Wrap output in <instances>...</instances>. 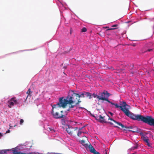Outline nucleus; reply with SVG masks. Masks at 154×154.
<instances>
[{"label": "nucleus", "instance_id": "16", "mask_svg": "<svg viewBox=\"0 0 154 154\" xmlns=\"http://www.w3.org/2000/svg\"><path fill=\"white\" fill-rule=\"evenodd\" d=\"M92 96H93L94 98H97L98 99V100H99V95H97L96 94L94 93L92 95Z\"/></svg>", "mask_w": 154, "mask_h": 154}, {"label": "nucleus", "instance_id": "19", "mask_svg": "<svg viewBox=\"0 0 154 154\" xmlns=\"http://www.w3.org/2000/svg\"><path fill=\"white\" fill-rule=\"evenodd\" d=\"M87 31V29L85 27H84L81 29V32H85Z\"/></svg>", "mask_w": 154, "mask_h": 154}, {"label": "nucleus", "instance_id": "36", "mask_svg": "<svg viewBox=\"0 0 154 154\" xmlns=\"http://www.w3.org/2000/svg\"><path fill=\"white\" fill-rule=\"evenodd\" d=\"M9 126L10 127V128H11V127H12V126L11 125V124H10Z\"/></svg>", "mask_w": 154, "mask_h": 154}, {"label": "nucleus", "instance_id": "32", "mask_svg": "<svg viewBox=\"0 0 154 154\" xmlns=\"http://www.w3.org/2000/svg\"><path fill=\"white\" fill-rule=\"evenodd\" d=\"M130 68L131 69H132L134 67V66L133 65H131L130 66Z\"/></svg>", "mask_w": 154, "mask_h": 154}, {"label": "nucleus", "instance_id": "26", "mask_svg": "<svg viewBox=\"0 0 154 154\" xmlns=\"http://www.w3.org/2000/svg\"><path fill=\"white\" fill-rule=\"evenodd\" d=\"M118 26V25L117 24H115V25H112V27H117V26Z\"/></svg>", "mask_w": 154, "mask_h": 154}, {"label": "nucleus", "instance_id": "11", "mask_svg": "<svg viewBox=\"0 0 154 154\" xmlns=\"http://www.w3.org/2000/svg\"><path fill=\"white\" fill-rule=\"evenodd\" d=\"M89 148L90 152L92 153H94L96 151L93 146L91 145L89 146Z\"/></svg>", "mask_w": 154, "mask_h": 154}, {"label": "nucleus", "instance_id": "29", "mask_svg": "<svg viewBox=\"0 0 154 154\" xmlns=\"http://www.w3.org/2000/svg\"><path fill=\"white\" fill-rule=\"evenodd\" d=\"M92 116L93 117H94L95 119H96V116H98V115H97L96 114L95 115H93Z\"/></svg>", "mask_w": 154, "mask_h": 154}, {"label": "nucleus", "instance_id": "34", "mask_svg": "<svg viewBox=\"0 0 154 154\" xmlns=\"http://www.w3.org/2000/svg\"><path fill=\"white\" fill-rule=\"evenodd\" d=\"M109 113L112 116V115H113V113H112L111 112H109Z\"/></svg>", "mask_w": 154, "mask_h": 154}, {"label": "nucleus", "instance_id": "38", "mask_svg": "<svg viewBox=\"0 0 154 154\" xmlns=\"http://www.w3.org/2000/svg\"><path fill=\"white\" fill-rule=\"evenodd\" d=\"M49 128V129H50V130L51 131H52V129H51V128ZM52 130L54 131L53 129H52Z\"/></svg>", "mask_w": 154, "mask_h": 154}, {"label": "nucleus", "instance_id": "13", "mask_svg": "<svg viewBox=\"0 0 154 154\" xmlns=\"http://www.w3.org/2000/svg\"><path fill=\"white\" fill-rule=\"evenodd\" d=\"M8 103L9 104L8 106L10 108H11L12 106H13L14 105H15L14 103L11 100V99L9 101H8Z\"/></svg>", "mask_w": 154, "mask_h": 154}, {"label": "nucleus", "instance_id": "4", "mask_svg": "<svg viewBox=\"0 0 154 154\" xmlns=\"http://www.w3.org/2000/svg\"><path fill=\"white\" fill-rule=\"evenodd\" d=\"M140 121L150 125L154 126V119L152 118L151 116H147L145 117L142 115L140 120Z\"/></svg>", "mask_w": 154, "mask_h": 154}, {"label": "nucleus", "instance_id": "28", "mask_svg": "<svg viewBox=\"0 0 154 154\" xmlns=\"http://www.w3.org/2000/svg\"><path fill=\"white\" fill-rule=\"evenodd\" d=\"M92 116L93 117H94L95 119H96V116H98V115H97L96 114L95 115H93Z\"/></svg>", "mask_w": 154, "mask_h": 154}, {"label": "nucleus", "instance_id": "17", "mask_svg": "<svg viewBox=\"0 0 154 154\" xmlns=\"http://www.w3.org/2000/svg\"><path fill=\"white\" fill-rule=\"evenodd\" d=\"M6 152V151L5 150H0V154H5Z\"/></svg>", "mask_w": 154, "mask_h": 154}, {"label": "nucleus", "instance_id": "24", "mask_svg": "<svg viewBox=\"0 0 154 154\" xmlns=\"http://www.w3.org/2000/svg\"><path fill=\"white\" fill-rule=\"evenodd\" d=\"M133 127L132 126H129V127H127V126H125V128L126 129H133Z\"/></svg>", "mask_w": 154, "mask_h": 154}, {"label": "nucleus", "instance_id": "18", "mask_svg": "<svg viewBox=\"0 0 154 154\" xmlns=\"http://www.w3.org/2000/svg\"><path fill=\"white\" fill-rule=\"evenodd\" d=\"M84 95H85V94L83 93H82L80 95H79V94L78 98L80 99V97H84Z\"/></svg>", "mask_w": 154, "mask_h": 154}, {"label": "nucleus", "instance_id": "31", "mask_svg": "<svg viewBox=\"0 0 154 154\" xmlns=\"http://www.w3.org/2000/svg\"><path fill=\"white\" fill-rule=\"evenodd\" d=\"M152 49H149L147 51L150 52V51H152Z\"/></svg>", "mask_w": 154, "mask_h": 154}, {"label": "nucleus", "instance_id": "41", "mask_svg": "<svg viewBox=\"0 0 154 154\" xmlns=\"http://www.w3.org/2000/svg\"><path fill=\"white\" fill-rule=\"evenodd\" d=\"M108 27H107V26H106V27H104V28H108Z\"/></svg>", "mask_w": 154, "mask_h": 154}, {"label": "nucleus", "instance_id": "14", "mask_svg": "<svg viewBox=\"0 0 154 154\" xmlns=\"http://www.w3.org/2000/svg\"><path fill=\"white\" fill-rule=\"evenodd\" d=\"M130 131L134 133V132H138V130L137 128L136 127H134L133 128L132 130H129Z\"/></svg>", "mask_w": 154, "mask_h": 154}, {"label": "nucleus", "instance_id": "30", "mask_svg": "<svg viewBox=\"0 0 154 154\" xmlns=\"http://www.w3.org/2000/svg\"><path fill=\"white\" fill-rule=\"evenodd\" d=\"M94 154H100V153L99 152H98L96 151L94 153Z\"/></svg>", "mask_w": 154, "mask_h": 154}, {"label": "nucleus", "instance_id": "45", "mask_svg": "<svg viewBox=\"0 0 154 154\" xmlns=\"http://www.w3.org/2000/svg\"><path fill=\"white\" fill-rule=\"evenodd\" d=\"M132 154H135L134 153H133Z\"/></svg>", "mask_w": 154, "mask_h": 154}, {"label": "nucleus", "instance_id": "1", "mask_svg": "<svg viewBox=\"0 0 154 154\" xmlns=\"http://www.w3.org/2000/svg\"><path fill=\"white\" fill-rule=\"evenodd\" d=\"M110 94L106 91H104L101 93L99 96V100H106L112 105H114L117 108H119L127 116L134 120L140 121V120L142 115H135L132 113L129 110L131 107L127 104L125 102H123L120 104V106L117 103L115 104L110 102L108 99V98L110 96Z\"/></svg>", "mask_w": 154, "mask_h": 154}, {"label": "nucleus", "instance_id": "23", "mask_svg": "<svg viewBox=\"0 0 154 154\" xmlns=\"http://www.w3.org/2000/svg\"><path fill=\"white\" fill-rule=\"evenodd\" d=\"M24 121L23 119H21L20 121V124L21 125H22L23 123V122Z\"/></svg>", "mask_w": 154, "mask_h": 154}, {"label": "nucleus", "instance_id": "12", "mask_svg": "<svg viewBox=\"0 0 154 154\" xmlns=\"http://www.w3.org/2000/svg\"><path fill=\"white\" fill-rule=\"evenodd\" d=\"M11 99V100L14 103L15 105H17L19 104L18 100L16 99V98L15 97H12Z\"/></svg>", "mask_w": 154, "mask_h": 154}, {"label": "nucleus", "instance_id": "43", "mask_svg": "<svg viewBox=\"0 0 154 154\" xmlns=\"http://www.w3.org/2000/svg\"><path fill=\"white\" fill-rule=\"evenodd\" d=\"M16 126V125H14V127H15Z\"/></svg>", "mask_w": 154, "mask_h": 154}, {"label": "nucleus", "instance_id": "44", "mask_svg": "<svg viewBox=\"0 0 154 154\" xmlns=\"http://www.w3.org/2000/svg\"><path fill=\"white\" fill-rule=\"evenodd\" d=\"M153 29H154V26H153Z\"/></svg>", "mask_w": 154, "mask_h": 154}, {"label": "nucleus", "instance_id": "6", "mask_svg": "<svg viewBox=\"0 0 154 154\" xmlns=\"http://www.w3.org/2000/svg\"><path fill=\"white\" fill-rule=\"evenodd\" d=\"M106 116H108L106 115V116H102L101 115L98 114V116H96V120L101 123H107V122L106 121V119L107 118L108 119L109 118L107 117Z\"/></svg>", "mask_w": 154, "mask_h": 154}, {"label": "nucleus", "instance_id": "5", "mask_svg": "<svg viewBox=\"0 0 154 154\" xmlns=\"http://www.w3.org/2000/svg\"><path fill=\"white\" fill-rule=\"evenodd\" d=\"M66 131L69 135H72L75 134L78 128H73L72 126L67 124L65 125Z\"/></svg>", "mask_w": 154, "mask_h": 154}, {"label": "nucleus", "instance_id": "42", "mask_svg": "<svg viewBox=\"0 0 154 154\" xmlns=\"http://www.w3.org/2000/svg\"><path fill=\"white\" fill-rule=\"evenodd\" d=\"M114 127H118V126H116V125H115V126H114Z\"/></svg>", "mask_w": 154, "mask_h": 154}, {"label": "nucleus", "instance_id": "9", "mask_svg": "<svg viewBox=\"0 0 154 154\" xmlns=\"http://www.w3.org/2000/svg\"><path fill=\"white\" fill-rule=\"evenodd\" d=\"M10 150L12 151L13 154H22L23 153L18 152V148H17V147L12 149Z\"/></svg>", "mask_w": 154, "mask_h": 154}, {"label": "nucleus", "instance_id": "27", "mask_svg": "<svg viewBox=\"0 0 154 154\" xmlns=\"http://www.w3.org/2000/svg\"><path fill=\"white\" fill-rule=\"evenodd\" d=\"M123 70V69H118V71H119V72H122Z\"/></svg>", "mask_w": 154, "mask_h": 154}, {"label": "nucleus", "instance_id": "20", "mask_svg": "<svg viewBox=\"0 0 154 154\" xmlns=\"http://www.w3.org/2000/svg\"><path fill=\"white\" fill-rule=\"evenodd\" d=\"M31 93L30 89L29 88L26 92V94H28V95H29Z\"/></svg>", "mask_w": 154, "mask_h": 154}, {"label": "nucleus", "instance_id": "25", "mask_svg": "<svg viewBox=\"0 0 154 154\" xmlns=\"http://www.w3.org/2000/svg\"><path fill=\"white\" fill-rule=\"evenodd\" d=\"M71 105L69 106V107L70 108H73L75 106H76V105H75H75H72V104H71Z\"/></svg>", "mask_w": 154, "mask_h": 154}, {"label": "nucleus", "instance_id": "35", "mask_svg": "<svg viewBox=\"0 0 154 154\" xmlns=\"http://www.w3.org/2000/svg\"><path fill=\"white\" fill-rule=\"evenodd\" d=\"M109 123H110V124H111L112 125H113V123H112L111 122H109Z\"/></svg>", "mask_w": 154, "mask_h": 154}, {"label": "nucleus", "instance_id": "3", "mask_svg": "<svg viewBox=\"0 0 154 154\" xmlns=\"http://www.w3.org/2000/svg\"><path fill=\"white\" fill-rule=\"evenodd\" d=\"M57 107H60L59 105H57V103L54 105L52 107L51 113L54 118L56 119H60L65 117V116L63 114L64 112L63 111H60V113L59 112L56 111L57 109Z\"/></svg>", "mask_w": 154, "mask_h": 154}, {"label": "nucleus", "instance_id": "39", "mask_svg": "<svg viewBox=\"0 0 154 154\" xmlns=\"http://www.w3.org/2000/svg\"><path fill=\"white\" fill-rule=\"evenodd\" d=\"M131 72L132 73H133L134 72V71H131Z\"/></svg>", "mask_w": 154, "mask_h": 154}, {"label": "nucleus", "instance_id": "37", "mask_svg": "<svg viewBox=\"0 0 154 154\" xmlns=\"http://www.w3.org/2000/svg\"><path fill=\"white\" fill-rule=\"evenodd\" d=\"M2 135L1 133H0V137H2Z\"/></svg>", "mask_w": 154, "mask_h": 154}, {"label": "nucleus", "instance_id": "40", "mask_svg": "<svg viewBox=\"0 0 154 154\" xmlns=\"http://www.w3.org/2000/svg\"><path fill=\"white\" fill-rule=\"evenodd\" d=\"M82 128H80L79 129V130H82Z\"/></svg>", "mask_w": 154, "mask_h": 154}, {"label": "nucleus", "instance_id": "2", "mask_svg": "<svg viewBox=\"0 0 154 154\" xmlns=\"http://www.w3.org/2000/svg\"><path fill=\"white\" fill-rule=\"evenodd\" d=\"M78 97L79 94L74 93L72 90L70 91L67 99H65L63 97L60 98L57 105L60 107H62L63 108H65L68 104H72L74 103L75 105H77L81 102Z\"/></svg>", "mask_w": 154, "mask_h": 154}, {"label": "nucleus", "instance_id": "21", "mask_svg": "<svg viewBox=\"0 0 154 154\" xmlns=\"http://www.w3.org/2000/svg\"><path fill=\"white\" fill-rule=\"evenodd\" d=\"M82 133H84V132L81 131H79L77 133V135L78 136H79Z\"/></svg>", "mask_w": 154, "mask_h": 154}, {"label": "nucleus", "instance_id": "8", "mask_svg": "<svg viewBox=\"0 0 154 154\" xmlns=\"http://www.w3.org/2000/svg\"><path fill=\"white\" fill-rule=\"evenodd\" d=\"M106 116L108 117L109 118H108L109 120H110L112 121L115 123L117 125H118L119 126H120L122 127V128H125V126L124 125H123V124H122L121 123L117 122V121L113 120V119L110 118V117L109 116Z\"/></svg>", "mask_w": 154, "mask_h": 154}, {"label": "nucleus", "instance_id": "33", "mask_svg": "<svg viewBox=\"0 0 154 154\" xmlns=\"http://www.w3.org/2000/svg\"><path fill=\"white\" fill-rule=\"evenodd\" d=\"M10 132V130H8L6 132V133H9Z\"/></svg>", "mask_w": 154, "mask_h": 154}, {"label": "nucleus", "instance_id": "10", "mask_svg": "<svg viewBox=\"0 0 154 154\" xmlns=\"http://www.w3.org/2000/svg\"><path fill=\"white\" fill-rule=\"evenodd\" d=\"M143 140L146 143L148 146H150V145L149 143V139L147 137H143Z\"/></svg>", "mask_w": 154, "mask_h": 154}, {"label": "nucleus", "instance_id": "15", "mask_svg": "<svg viewBox=\"0 0 154 154\" xmlns=\"http://www.w3.org/2000/svg\"><path fill=\"white\" fill-rule=\"evenodd\" d=\"M85 95L87 97H89L90 99L91 98L92 95L89 92H85Z\"/></svg>", "mask_w": 154, "mask_h": 154}, {"label": "nucleus", "instance_id": "7", "mask_svg": "<svg viewBox=\"0 0 154 154\" xmlns=\"http://www.w3.org/2000/svg\"><path fill=\"white\" fill-rule=\"evenodd\" d=\"M83 138L82 140L80 141V142L83 146L86 147L88 146V145L87 143H85V142L88 140L87 138L85 136H83Z\"/></svg>", "mask_w": 154, "mask_h": 154}, {"label": "nucleus", "instance_id": "22", "mask_svg": "<svg viewBox=\"0 0 154 154\" xmlns=\"http://www.w3.org/2000/svg\"><path fill=\"white\" fill-rule=\"evenodd\" d=\"M116 29V28H109V29H106V31H108V30H112L115 29Z\"/></svg>", "mask_w": 154, "mask_h": 154}]
</instances>
